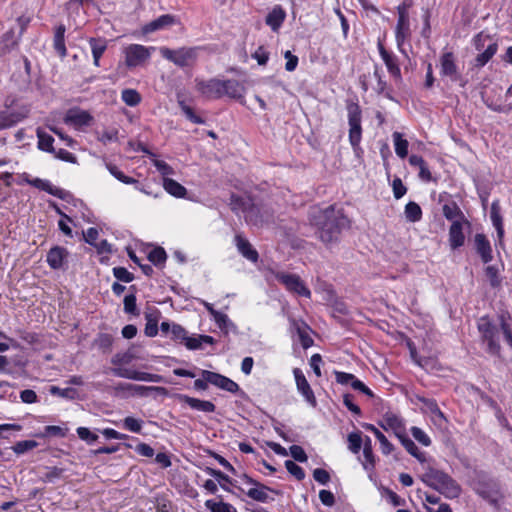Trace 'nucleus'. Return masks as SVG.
<instances>
[{
    "mask_svg": "<svg viewBox=\"0 0 512 512\" xmlns=\"http://www.w3.org/2000/svg\"><path fill=\"white\" fill-rule=\"evenodd\" d=\"M114 277L122 282L129 283L133 280V275L124 267L113 268Z\"/></svg>",
    "mask_w": 512,
    "mask_h": 512,
    "instance_id": "6e6d98bb",
    "label": "nucleus"
},
{
    "mask_svg": "<svg viewBox=\"0 0 512 512\" xmlns=\"http://www.w3.org/2000/svg\"><path fill=\"white\" fill-rule=\"evenodd\" d=\"M290 454L298 462H306L307 461V455H306L304 449L299 445H292L290 447Z\"/></svg>",
    "mask_w": 512,
    "mask_h": 512,
    "instance_id": "774afa93",
    "label": "nucleus"
},
{
    "mask_svg": "<svg viewBox=\"0 0 512 512\" xmlns=\"http://www.w3.org/2000/svg\"><path fill=\"white\" fill-rule=\"evenodd\" d=\"M293 374L298 392L304 397V399L310 406L316 407V397L302 370L299 368H294Z\"/></svg>",
    "mask_w": 512,
    "mask_h": 512,
    "instance_id": "ddd939ff",
    "label": "nucleus"
},
{
    "mask_svg": "<svg viewBox=\"0 0 512 512\" xmlns=\"http://www.w3.org/2000/svg\"><path fill=\"white\" fill-rule=\"evenodd\" d=\"M490 218L493 226L497 231L499 245H503L504 228L502 223V217L500 215V207L498 202H493L491 205Z\"/></svg>",
    "mask_w": 512,
    "mask_h": 512,
    "instance_id": "cd10ccee",
    "label": "nucleus"
},
{
    "mask_svg": "<svg viewBox=\"0 0 512 512\" xmlns=\"http://www.w3.org/2000/svg\"><path fill=\"white\" fill-rule=\"evenodd\" d=\"M398 439L409 454L420 462L425 461V454L419 450L416 444L406 435V433Z\"/></svg>",
    "mask_w": 512,
    "mask_h": 512,
    "instance_id": "c9c22d12",
    "label": "nucleus"
},
{
    "mask_svg": "<svg viewBox=\"0 0 512 512\" xmlns=\"http://www.w3.org/2000/svg\"><path fill=\"white\" fill-rule=\"evenodd\" d=\"M153 165L156 167L157 171L162 175L163 179L170 175H174V169L166 163L164 160H160L156 157L155 154H150Z\"/></svg>",
    "mask_w": 512,
    "mask_h": 512,
    "instance_id": "c03bdc74",
    "label": "nucleus"
},
{
    "mask_svg": "<svg viewBox=\"0 0 512 512\" xmlns=\"http://www.w3.org/2000/svg\"><path fill=\"white\" fill-rule=\"evenodd\" d=\"M77 434H78L80 439L86 441L89 444L94 443L98 439V436L96 434L92 433L86 427H79L77 429Z\"/></svg>",
    "mask_w": 512,
    "mask_h": 512,
    "instance_id": "e2e57ef3",
    "label": "nucleus"
},
{
    "mask_svg": "<svg viewBox=\"0 0 512 512\" xmlns=\"http://www.w3.org/2000/svg\"><path fill=\"white\" fill-rule=\"evenodd\" d=\"M221 97L228 96L234 99H242L245 95V87L234 79L222 80Z\"/></svg>",
    "mask_w": 512,
    "mask_h": 512,
    "instance_id": "6ab92c4d",
    "label": "nucleus"
},
{
    "mask_svg": "<svg viewBox=\"0 0 512 512\" xmlns=\"http://www.w3.org/2000/svg\"><path fill=\"white\" fill-rule=\"evenodd\" d=\"M285 467L288 470V472L291 475H293L297 480H302L305 478L304 470L292 460H286Z\"/></svg>",
    "mask_w": 512,
    "mask_h": 512,
    "instance_id": "603ef678",
    "label": "nucleus"
},
{
    "mask_svg": "<svg viewBox=\"0 0 512 512\" xmlns=\"http://www.w3.org/2000/svg\"><path fill=\"white\" fill-rule=\"evenodd\" d=\"M115 374L119 377L136 380L159 383L163 381V377L158 374H152L147 372H140L132 369H118Z\"/></svg>",
    "mask_w": 512,
    "mask_h": 512,
    "instance_id": "f3484780",
    "label": "nucleus"
},
{
    "mask_svg": "<svg viewBox=\"0 0 512 512\" xmlns=\"http://www.w3.org/2000/svg\"><path fill=\"white\" fill-rule=\"evenodd\" d=\"M392 140L396 155L401 159L406 158L408 155L409 142L403 137V134L397 131L393 132Z\"/></svg>",
    "mask_w": 512,
    "mask_h": 512,
    "instance_id": "2f4dec72",
    "label": "nucleus"
},
{
    "mask_svg": "<svg viewBox=\"0 0 512 512\" xmlns=\"http://www.w3.org/2000/svg\"><path fill=\"white\" fill-rule=\"evenodd\" d=\"M363 446V456L365 459L363 466L365 470H369L374 467L375 459L372 450V442L368 436L364 438Z\"/></svg>",
    "mask_w": 512,
    "mask_h": 512,
    "instance_id": "ea45409f",
    "label": "nucleus"
},
{
    "mask_svg": "<svg viewBox=\"0 0 512 512\" xmlns=\"http://www.w3.org/2000/svg\"><path fill=\"white\" fill-rule=\"evenodd\" d=\"M36 135L38 138V148L42 151L54 153L55 149L53 147L54 138L43 131L41 128H38L36 131Z\"/></svg>",
    "mask_w": 512,
    "mask_h": 512,
    "instance_id": "f704fd0d",
    "label": "nucleus"
},
{
    "mask_svg": "<svg viewBox=\"0 0 512 512\" xmlns=\"http://www.w3.org/2000/svg\"><path fill=\"white\" fill-rule=\"evenodd\" d=\"M195 87H196V90L206 98H209V99L221 98L222 80H220V79H216V78L209 79V80L196 79Z\"/></svg>",
    "mask_w": 512,
    "mask_h": 512,
    "instance_id": "9b49d317",
    "label": "nucleus"
},
{
    "mask_svg": "<svg viewBox=\"0 0 512 512\" xmlns=\"http://www.w3.org/2000/svg\"><path fill=\"white\" fill-rule=\"evenodd\" d=\"M422 480L448 499L459 497L462 491L461 486L450 475L437 469L430 468Z\"/></svg>",
    "mask_w": 512,
    "mask_h": 512,
    "instance_id": "f03ea898",
    "label": "nucleus"
},
{
    "mask_svg": "<svg viewBox=\"0 0 512 512\" xmlns=\"http://www.w3.org/2000/svg\"><path fill=\"white\" fill-rule=\"evenodd\" d=\"M179 105L183 111V113L185 114V116L193 123H196V124H203L204 123V120L197 116L193 110L187 106L183 101H180L179 102Z\"/></svg>",
    "mask_w": 512,
    "mask_h": 512,
    "instance_id": "052dcab7",
    "label": "nucleus"
},
{
    "mask_svg": "<svg viewBox=\"0 0 512 512\" xmlns=\"http://www.w3.org/2000/svg\"><path fill=\"white\" fill-rule=\"evenodd\" d=\"M68 429L61 426L56 425H48L44 428L43 437L45 436H56V437H65L67 435Z\"/></svg>",
    "mask_w": 512,
    "mask_h": 512,
    "instance_id": "864d4df0",
    "label": "nucleus"
},
{
    "mask_svg": "<svg viewBox=\"0 0 512 512\" xmlns=\"http://www.w3.org/2000/svg\"><path fill=\"white\" fill-rule=\"evenodd\" d=\"M65 27L63 25H60L56 28L55 34H54V49L56 52L64 58L67 55V50L65 46Z\"/></svg>",
    "mask_w": 512,
    "mask_h": 512,
    "instance_id": "4c0bfd02",
    "label": "nucleus"
},
{
    "mask_svg": "<svg viewBox=\"0 0 512 512\" xmlns=\"http://www.w3.org/2000/svg\"><path fill=\"white\" fill-rule=\"evenodd\" d=\"M89 44L93 56V63L96 67H98L100 65V58L107 49V42L105 39L91 38L89 40Z\"/></svg>",
    "mask_w": 512,
    "mask_h": 512,
    "instance_id": "7c9ffc66",
    "label": "nucleus"
},
{
    "mask_svg": "<svg viewBox=\"0 0 512 512\" xmlns=\"http://www.w3.org/2000/svg\"><path fill=\"white\" fill-rule=\"evenodd\" d=\"M411 434L414 437V439L419 442L421 445L428 447L431 445V438L428 436V434L422 430L419 427L413 426L411 429Z\"/></svg>",
    "mask_w": 512,
    "mask_h": 512,
    "instance_id": "de8ad7c7",
    "label": "nucleus"
},
{
    "mask_svg": "<svg viewBox=\"0 0 512 512\" xmlns=\"http://www.w3.org/2000/svg\"><path fill=\"white\" fill-rule=\"evenodd\" d=\"M276 278L280 281L287 290L293 292L299 296L306 298L311 297L310 290L306 287L301 278L296 274L279 273Z\"/></svg>",
    "mask_w": 512,
    "mask_h": 512,
    "instance_id": "6e6552de",
    "label": "nucleus"
},
{
    "mask_svg": "<svg viewBox=\"0 0 512 512\" xmlns=\"http://www.w3.org/2000/svg\"><path fill=\"white\" fill-rule=\"evenodd\" d=\"M320 240L325 244L336 242L342 229L349 227V220L333 206L321 211L317 221Z\"/></svg>",
    "mask_w": 512,
    "mask_h": 512,
    "instance_id": "f257e3e1",
    "label": "nucleus"
},
{
    "mask_svg": "<svg viewBox=\"0 0 512 512\" xmlns=\"http://www.w3.org/2000/svg\"><path fill=\"white\" fill-rule=\"evenodd\" d=\"M393 194L396 199L402 198L406 194V187L403 185L400 178H395L392 182Z\"/></svg>",
    "mask_w": 512,
    "mask_h": 512,
    "instance_id": "69168bd1",
    "label": "nucleus"
},
{
    "mask_svg": "<svg viewBox=\"0 0 512 512\" xmlns=\"http://www.w3.org/2000/svg\"><path fill=\"white\" fill-rule=\"evenodd\" d=\"M347 440L349 450L354 454H358L364 442V439L361 437V433L352 432L348 435Z\"/></svg>",
    "mask_w": 512,
    "mask_h": 512,
    "instance_id": "a18cd8bd",
    "label": "nucleus"
},
{
    "mask_svg": "<svg viewBox=\"0 0 512 512\" xmlns=\"http://www.w3.org/2000/svg\"><path fill=\"white\" fill-rule=\"evenodd\" d=\"M175 17L169 14L161 15L157 19L147 23L143 26L142 32L144 34L152 33L158 30H163L173 24H175Z\"/></svg>",
    "mask_w": 512,
    "mask_h": 512,
    "instance_id": "5701e85b",
    "label": "nucleus"
},
{
    "mask_svg": "<svg viewBox=\"0 0 512 512\" xmlns=\"http://www.w3.org/2000/svg\"><path fill=\"white\" fill-rule=\"evenodd\" d=\"M180 402L186 403L192 409L197 411H202L206 413H212L215 411V405L207 400H200L197 398H193L184 394H179L176 396Z\"/></svg>",
    "mask_w": 512,
    "mask_h": 512,
    "instance_id": "412c9836",
    "label": "nucleus"
},
{
    "mask_svg": "<svg viewBox=\"0 0 512 512\" xmlns=\"http://www.w3.org/2000/svg\"><path fill=\"white\" fill-rule=\"evenodd\" d=\"M97 139L107 145L109 143L118 142L119 140V131L117 128H106L103 131L99 132L97 135Z\"/></svg>",
    "mask_w": 512,
    "mask_h": 512,
    "instance_id": "79ce46f5",
    "label": "nucleus"
},
{
    "mask_svg": "<svg viewBox=\"0 0 512 512\" xmlns=\"http://www.w3.org/2000/svg\"><path fill=\"white\" fill-rule=\"evenodd\" d=\"M30 112L29 107L22 106L15 110H10L8 105L4 110H0V130L8 129L25 119Z\"/></svg>",
    "mask_w": 512,
    "mask_h": 512,
    "instance_id": "1a4fd4ad",
    "label": "nucleus"
},
{
    "mask_svg": "<svg viewBox=\"0 0 512 512\" xmlns=\"http://www.w3.org/2000/svg\"><path fill=\"white\" fill-rule=\"evenodd\" d=\"M285 18L286 13L284 9L277 5L268 13L265 22L272 29V31L277 32L282 26Z\"/></svg>",
    "mask_w": 512,
    "mask_h": 512,
    "instance_id": "a878e982",
    "label": "nucleus"
},
{
    "mask_svg": "<svg viewBox=\"0 0 512 512\" xmlns=\"http://www.w3.org/2000/svg\"><path fill=\"white\" fill-rule=\"evenodd\" d=\"M83 236H84V240L94 246L96 245V243L98 242V237H99V230L97 228H94V227H90L88 228L84 233H83Z\"/></svg>",
    "mask_w": 512,
    "mask_h": 512,
    "instance_id": "338daca9",
    "label": "nucleus"
},
{
    "mask_svg": "<svg viewBox=\"0 0 512 512\" xmlns=\"http://www.w3.org/2000/svg\"><path fill=\"white\" fill-rule=\"evenodd\" d=\"M159 52L163 58L179 67L193 64L197 57V50L195 48L182 47L173 50L168 47H160Z\"/></svg>",
    "mask_w": 512,
    "mask_h": 512,
    "instance_id": "39448f33",
    "label": "nucleus"
},
{
    "mask_svg": "<svg viewBox=\"0 0 512 512\" xmlns=\"http://www.w3.org/2000/svg\"><path fill=\"white\" fill-rule=\"evenodd\" d=\"M31 186L46 191L50 195L56 196L60 199L65 197V191L55 185H53L50 181L41 179V178H33L31 181Z\"/></svg>",
    "mask_w": 512,
    "mask_h": 512,
    "instance_id": "bb28decb",
    "label": "nucleus"
},
{
    "mask_svg": "<svg viewBox=\"0 0 512 512\" xmlns=\"http://www.w3.org/2000/svg\"><path fill=\"white\" fill-rule=\"evenodd\" d=\"M215 340L213 337L208 335H195V336H189L187 335L184 345L189 350H197L202 349L203 344L212 345L214 344Z\"/></svg>",
    "mask_w": 512,
    "mask_h": 512,
    "instance_id": "c756f323",
    "label": "nucleus"
},
{
    "mask_svg": "<svg viewBox=\"0 0 512 512\" xmlns=\"http://www.w3.org/2000/svg\"><path fill=\"white\" fill-rule=\"evenodd\" d=\"M478 330L482 339L487 343V351L492 355H499L500 344L498 341V330L487 317H482L478 321Z\"/></svg>",
    "mask_w": 512,
    "mask_h": 512,
    "instance_id": "423d86ee",
    "label": "nucleus"
},
{
    "mask_svg": "<svg viewBox=\"0 0 512 512\" xmlns=\"http://www.w3.org/2000/svg\"><path fill=\"white\" fill-rule=\"evenodd\" d=\"M485 272L490 281L491 286L498 287L501 284L498 269L495 266H487Z\"/></svg>",
    "mask_w": 512,
    "mask_h": 512,
    "instance_id": "bf43d9fd",
    "label": "nucleus"
},
{
    "mask_svg": "<svg viewBox=\"0 0 512 512\" xmlns=\"http://www.w3.org/2000/svg\"><path fill=\"white\" fill-rule=\"evenodd\" d=\"M242 480L247 483L254 485V487L249 488L248 490H242L247 494L248 497L255 501L259 502H267L269 499L268 492L270 489L266 487L265 485L259 484L258 482L254 481L252 478H250L247 475L242 476Z\"/></svg>",
    "mask_w": 512,
    "mask_h": 512,
    "instance_id": "dca6fc26",
    "label": "nucleus"
},
{
    "mask_svg": "<svg viewBox=\"0 0 512 512\" xmlns=\"http://www.w3.org/2000/svg\"><path fill=\"white\" fill-rule=\"evenodd\" d=\"M410 7L411 3L408 1L402 2L397 7L398 21L396 25L395 37L398 46H401L411 35L408 14V9Z\"/></svg>",
    "mask_w": 512,
    "mask_h": 512,
    "instance_id": "0eeeda50",
    "label": "nucleus"
},
{
    "mask_svg": "<svg viewBox=\"0 0 512 512\" xmlns=\"http://www.w3.org/2000/svg\"><path fill=\"white\" fill-rule=\"evenodd\" d=\"M378 49H379L380 56H381L382 60L384 61L390 75L392 77H394L396 80H400L401 79V70H400V67L397 63L395 56L392 55L391 53H389L381 43L378 44Z\"/></svg>",
    "mask_w": 512,
    "mask_h": 512,
    "instance_id": "aec40b11",
    "label": "nucleus"
},
{
    "mask_svg": "<svg viewBox=\"0 0 512 512\" xmlns=\"http://www.w3.org/2000/svg\"><path fill=\"white\" fill-rule=\"evenodd\" d=\"M405 217L410 222H417L422 217V210L416 202H409L405 206Z\"/></svg>",
    "mask_w": 512,
    "mask_h": 512,
    "instance_id": "37998d69",
    "label": "nucleus"
},
{
    "mask_svg": "<svg viewBox=\"0 0 512 512\" xmlns=\"http://www.w3.org/2000/svg\"><path fill=\"white\" fill-rule=\"evenodd\" d=\"M68 255L69 252L66 248L61 246H54L47 253V264L51 269L54 270L63 269L67 263Z\"/></svg>",
    "mask_w": 512,
    "mask_h": 512,
    "instance_id": "2eb2a0df",
    "label": "nucleus"
},
{
    "mask_svg": "<svg viewBox=\"0 0 512 512\" xmlns=\"http://www.w3.org/2000/svg\"><path fill=\"white\" fill-rule=\"evenodd\" d=\"M135 390L143 395H147L149 392H154L156 395L159 396L168 395L167 389L161 386H137Z\"/></svg>",
    "mask_w": 512,
    "mask_h": 512,
    "instance_id": "5fc2aeb1",
    "label": "nucleus"
},
{
    "mask_svg": "<svg viewBox=\"0 0 512 512\" xmlns=\"http://www.w3.org/2000/svg\"><path fill=\"white\" fill-rule=\"evenodd\" d=\"M121 99L126 105L130 107H135L141 102L142 98L137 90L124 89L121 92Z\"/></svg>",
    "mask_w": 512,
    "mask_h": 512,
    "instance_id": "a19ab883",
    "label": "nucleus"
},
{
    "mask_svg": "<svg viewBox=\"0 0 512 512\" xmlns=\"http://www.w3.org/2000/svg\"><path fill=\"white\" fill-rule=\"evenodd\" d=\"M475 248L484 263L492 260V249L484 234H476L474 237Z\"/></svg>",
    "mask_w": 512,
    "mask_h": 512,
    "instance_id": "393cba45",
    "label": "nucleus"
},
{
    "mask_svg": "<svg viewBox=\"0 0 512 512\" xmlns=\"http://www.w3.org/2000/svg\"><path fill=\"white\" fill-rule=\"evenodd\" d=\"M206 472L216 478L219 482H220V485L221 487L225 490V491H228V492H231L230 488L226 485V484H229V485H232L234 487H238L236 485V481L234 482L229 476L225 475L224 473H222L220 470H216V469H213V468H206Z\"/></svg>",
    "mask_w": 512,
    "mask_h": 512,
    "instance_id": "58836bf2",
    "label": "nucleus"
},
{
    "mask_svg": "<svg viewBox=\"0 0 512 512\" xmlns=\"http://www.w3.org/2000/svg\"><path fill=\"white\" fill-rule=\"evenodd\" d=\"M93 117L85 110L79 108H72L66 112L64 117V123L74 127L75 129H81L89 126L92 123Z\"/></svg>",
    "mask_w": 512,
    "mask_h": 512,
    "instance_id": "f8f14e48",
    "label": "nucleus"
},
{
    "mask_svg": "<svg viewBox=\"0 0 512 512\" xmlns=\"http://www.w3.org/2000/svg\"><path fill=\"white\" fill-rule=\"evenodd\" d=\"M421 401L425 404L428 411L435 417H438L442 420L445 419L444 414L439 409L437 403L431 399H421Z\"/></svg>",
    "mask_w": 512,
    "mask_h": 512,
    "instance_id": "680f3d73",
    "label": "nucleus"
},
{
    "mask_svg": "<svg viewBox=\"0 0 512 512\" xmlns=\"http://www.w3.org/2000/svg\"><path fill=\"white\" fill-rule=\"evenodd\" d=\"M234 241L239 253L243 257L251 262H256L258 260V252L253 248V246L245 237H243L241 234H237Z\"/></svg>",
    "mask_w": 512,
    "mask_h": 512,
    "instance_id": "4be33fe9",
    "label": "nucleus"
},
{
    "mask_svg": "<svg viewBox=\"0 0 512 512\" xmlns=\"http://www.w3.org/2000/svg\"><path fill=\"white\" fill-rule=\"evenodd\" d=\"M143 421L134 417H126L123 420V427L133 433H140L142 430Z\"/></svg>",
    "mask_w": 512,
    "mask_h": 512,
    "instance_id": "09e8293b",
    "label": "nucleus"
},
{
    "mask_svg": "<svg viewBox=\"0 0 512 512\" xmlns=\"http://www.w3.org/2000/svg\"><path fill=\"white\" fill-rule=\"evenodd\" d=\"M441 75L449 77L450 80L456 81L459 78L457 65L453 53L445 52L440 58Z\"/></svg>",
    "mask_w": 512,
    "mask_h": 512,
    "instance_id": "a211bd4d",
    "label": "nucleus"
},
{
    "mask_svg": "<svg viewBox=\"0 0 512 512\" xmlns=\"http://www.w3.org/2000/svg\"><path fill=\"white\" fill-rule=\"evenodd\" d=\"M155 47H146L140 44H129L123 48V54L125 58V64L128 68H135L142 66L151 57Z\"/></svg>",
    "mask_w": 512,
    "mask_h": 512,
    "instance_id": "20e7f679",
    "label": "nucleus"
},
{
    "mask_svg": "<svg viewBox=\"0 0 512 512\" xmlns=\"http://www.w3.org/2000/svg\"><path fill=\"white\" fill-rule=\"evenodd\" d=\"M366 430L371 431L380 443V449L383 454L388 455L393 451V445L388 441L386 436L372 424H364Z\"/></svg>",
    "mask_w": 512,
    "mask_h": 512,
    "instance_id": "473e14b6",
    "label": "nucleus"
},
{
    "mask_svg": "<svg viewBox=\"0 0 512 512\" xmlns=\"http://www.w3.org/2000/svg\"><path fill=\"white\" fill-rule=\"evenodd\" d=\"M201 376L209 381V383L219 389L236 393L239 390V385L230 378L208 370H202Z\"/></svg>",
    "mask_w": 512,
    "mask_h": 512,
    "instance_id": "9d476101",
    "label": "nucleus"
},
{
    "mask_svg": "<svg viewBox=\"0 0 512 512\" xmlns=\"http://www.w3.org/2000/svg\"><path fill=\"white\" fill-rule=\"evenodd\" d=\"M162 185H163L164 190L171 196L176 197V198H185L186 197L187 189L183 185L178 183L177 181H175L169 177H165L163 179Z\"/></svg>",
    "mask_w": 512,
    "mask_h": 512,
    "instance_id": "c85d7f7f",
    "label": "nucleus"
},
{
    "mask_svg": "<svg viewBox=\"0 0 512 512\" xmlns=\"http://www.w3.org/2000/svg\"><path fill=\"white\" fill-rule=\"evenodd\" d=\"M297 332H298L300 343H301V345H302V347L304 349H307L310 346H312L313 340L309 336V334L307 332V327L306 326H303V327L302 326H298L297 327Z\"/></svg>",
    "mask_w": 512,
    "mask_h": 512,
    "instance_id": "4d7b16f0",
    "label": "nucleus"
},
{
    "mask_svg": "<svg viewBox=\"0 0 512 512\" xmlns=\"http://www.w3.org/2000/svg\"><path fill=\"white\" fill-rule=\"evenodd\" d=\"M38 446V443L34 440H24L17 442L13 447V451L16 454H24L25 452L32 450Z\"/></svg>",
    "mask_w": 512,
    "mask_h": 512,
    "instance_id": "8fccbe9b",
    "label": "nucleus"
},
{
    "mask_svg": "<svg viewBox=\"0 0 512 512\" xmlns=\"http://www.w3.org/2000/svg\"><path fill=\"white\" fill-rule=\"evenodd\" d=\"M348 124H349V142L356 155H359L362 151L360 142L362 139V128H361V109L360 106L355 102L347 104Z\"/></svg>",
    "mask_w": 512,
    "mask_h": 512,
    "instance_id": "7ed1b4c3",
    "label": "nucleus"
},
{
    "mask_svg": "<svg viewBox=\"0 0 512 512\" xmlns=\"http://www.w3.org/2000/svg\"><path fill=\"white\" fill-rule=\"evenodd\" d=\"M204 505L210 512H237L232 504L222 500L216 501L214 499H208L205 501Z\"/></svg>",
    "mask_w": 512,
    "mask_h": 512,
    "instance_id": "e433bc0d",
    "label": "nucleus"
},
{
    "mask_svg": "<svg viewBox=\"0 0 512 512\" xmlns=\"http://www.w3.org/2000/svg\"><path fill=\"white\" fill-rule=\"evenodd\" d=\"M218 328L224 333H236L237 327L236 325L229 319V317L222 312H219L216 314V316L213 318Z\"/></svg>",
    "mask_w": 512,
    "mask_h": 512,
    "instance_id": "72a5a7b5",
    "label": "nucleus"
},
{
    "mask_svg": "<svg viewBox=\"0 0 512 512\" xmlns=\"http://www.w3.org/2000/svg\"><path fill=\"white\" fill-rule=\"evenodd\" d=\"M251 56L259 65H266L269 60V52L263 46H259Z\"/></svg>",
    "mask_w": 512,
    "mask_h": 512,
    "instance_id": "13d9d810",
    "label": "nucleus"
},
{
    "mask_svg": "<svg viewBox=\"0 0 512 512\" xmlns=\"http://www.w3.org/2000/svg\"><path fill=\"white\" fill-rule=\"evenodd\" d=\"M465 235L463 233V224L455 220L449 229V244L451 249L455 250L464 245Z\"/></svg>",
    "mask_w": 512,
    "mask_h": 512,
    "instance_id": "b1692460",
    "label": "nucleus"
},
{
    "mask_svg": "<svg viewBox=\"0 0 512 512\" xmlns=\"http://www.w3.org/2000/svg\"><path fill=\"white\" fill-rule=\"evenodd\" d=\"M124 310L129 314L137 313L136 297L133 294L126 295L124 298Z\"/></svg>",
    "mask_w": 512,
    "mask_h": 512,
    "instance_id": "0e129e2a",
    "label": "nucleus"
},
{
    "mask_svg": "<svg viewBox=\"0 0 512 512\" xmlns=\"http://www.w3.org/2000/svg\"><path fill=\"white\" fill-rule=\"evenodd\" d=\"M379 424L384 430L392 431L397 438L404 435L406 431L404 420L393 412L385 413Z\"/></svg>",
    "mask_w": 512,
    "mask_h": 512,
    "instance_id": "4468645a",
    "label": "nucleus"
},
{
    "mask_svg": "<svg viewBox=\"0 0 512 512\" xmlns=\"http://www.w3.org/2000/svg\"><path fill=\"white\" fill-rule=\"evenodd\" d=\"M148 259L154 265H160L166 260V252L163 248L158 247L151 250L148 254Z\"/></svg>",
    "mask_w": 512,
    "mask_h": 512,
    "instance_id": "3c124183",
    "label": "nucleus"
},
{
    "mask_svg": "<svg viewBox=\"0 0 512 512\" xmlns=\"http://www.w3.org/2000/svg\"><path fill=\"white\" fill-rule=\"evenodd\" d=\"M497 52V44L492 43L488 45L485 51L479 54L476 58V63L478 66H484Z\"/></svg>",
    "mask_w": 512,
    "mask_h": 512,
    "instance_id": "49530a36",
    "label": "nucleus"
}]
</instances>
